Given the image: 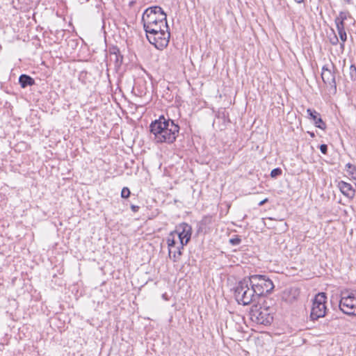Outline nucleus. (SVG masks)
<instances>
[{"label":"nucleus","mask_w":356,"mask_h":356,"mask_svg":"<svg viewBox=\"0 0 356 356\" xmlns=\"http://www.w3.org/2000/svg\"><path fill=\"white\" fill-rule=\"evenodd\" d=\"M150 138L156 144L171 145L179 135L180 127L175 120L163 115L153 120L149 124Z\"/></svg>","instance_id":"obj_1"},{"label":"nucleus","mask_w":356,"mask_h":356,"mask_svg":"<svg viewBox=\"0 0 356 356\" xmlns=\"http://www.w3.org/2000/svg\"><path fill=\"white\" fill-rule=\"evenodd\" d=\"M247 277L238 282L234 288V298L238 304L249 305L251 303L259 302V297L255 289L250 286Z\"/></svg>","instance_id":"obj_2"},{"label":"nucleus","mask_w":356,"mask_h":356,"mask_svg":"<svg viewBox=\"0 0 356 356\" xmlns=\"http://www.w3.org/2000/svg\"><path fill=\"white\" fill-rule=\"evenodd\" d=\"M247 279L250 286L255 289V293L259 298L271 293L274 289L272 280L264 275H252Z\"/></svg>","instance_id":"obj_3"},{"label":"nucleus","mask_w":356,"mask_h":356,"mask_svg":"<svg viewBox=\"0 0 356 356\" xmlns=\"http://www.w3.org/2000/svg\"><path fill=\"white\" fill-rule=\"evenodd\" d=\"M326 302L327 295L325 293L320 292L315 296L309 316L311 321H314L325 316L327 312Z\"/></svg>","instance_id":"obj_4"},{"label":"nucleus","mask_w":356,"mask_h":356,"mask_svg":"<svg viewBox=\"0 0 356 356\" xmlns=\"http://www.w3.org/2000/svg\"><path fill=\"white\" fill-rule=\"evenodd\" d=\"M167 15L163 10L159 6H154L147 8L142 16V22L143 26L152 25L166 20Z\"/></svg>","instance_id":"obj_5"},{"label":"nucleus","mask_w":356,"mask_h":356,"mask_svg":"<svg viewBox=\"0 0 356 356\" xmlns=\"http://www.w3.org/2000/svg\"><path fill=\"white\" fill-rule=\"evenodd\" d=\"M339 308L346 314L356 316V293L341 291Z\"/></svg>","instance_id":"obj_6"},{"label":"nucleus","mask_w":356,"mask_h":356,"mask_svg":"<svg viewBox=\"0 0 356 356\" xmlns=\"http://www.w3.org/2000/svg\"><path fill=\"white\" fill-rule=\"evenodd\" d=\"M146 36L152 44L154 45L156 49L162 50L168 45L170 33L169 29H164L154 33L147 34Z\"/></svg>","instance_id":"obj_7"},{"label":"nucleus","mask_w":356,"mask_h":356,"mask_svg":"<svg viewBox=\"0 0 356 356\" xmlns=\"http://www.w3.org/2000/svg\"><path fill=\"white\" fill-rule=\"evenodd\" d=\"M192 231V227L190 225L186 222H181L175 227L173 233L178 236L179 243L182 245H186L191 239Z\"/></svg>","instance_id":"obj_8"},{"label":"nucleus","mask_w":356,"mask_h":356,"mask_svg":"<svg viewBox=\"0 0 356 356\" xmlns=\"http://www.w3.org/2000/svg\"><path fill=\"white\" fill-rule=\"evenodd\" d=\"M255 306V309H252L250 311L251 318L258 324L268 325L273 321V316L268 312L267 309H257Z\"/></svg>","instance_id":"obj_9"},{"label":"nucleus","mask_w":356,"mask_h":356,"mask_svg":"<svg viewBox=\"0 0 356 356\" xmlns=\"http://www.w3.org/2000/svg\"><path fill=\"white\" fill-rule=\"evenodd\" d=\"M332 70L329 68L327 65H324L322 67L321 78L325 84H328L335 91L337 90V83L335 79V73L334 70H336L335 66L332 64Z\"/></svg>","instance_id":"obj_10"},{"label":"nucleus","mask_w":356,"mask_h":356,"mask_svg":"<svg viewBox=\"0 0 356 356\" xmlns=\"http://www.w3.org/2000/svg\"><path fill=\"white\" fill-rule=\"evenodd\" d=\"M307 113L308 115V118L314 122L316 127L322 130H325L326 129L325 122H324L322 120L321 114L316 110L312 108H307Z\"/></svg>","instance_id":"obj_11"},{"label":"nucleus","mask_w":356,"mask_h":356,"mask_svg":"<svg viewBox=\"0 0 356 356\" xmlns=\"http://www.w3.org/2000/svg\"><path fill=\"white\" fill-rule=\"evenodd\" d=\"M337 186L344 196L350 200L353 199L355 194V190L350 184L344 181H339Z\"/></svg>","instance_id":"obj_12"},{"label":"nucleus","mask_w":356,"mask_h":356,"mask_svg":"<svg viewBox=\"0 0 356 356\" xmlns=\"http://www.w3.org/2000/svg\"><path fill=\"white\" fill-rule=\"evenodd\" d=\"M143 28L146 33V35L147 34H152V33H156L157 31H161L164 29H169V27H168V25L167 23V19L161 22V23L159 22L157 24L156 23L154 24H152V25H147V26H143Z\"/></svg>","instance_id":"obj_13"},{"label":"nucleus","mask_w":356,"mask_h":356,"mask_svg":"<svg viewBox=\"0 0 356 356\" xmlns=\"http://www.w3.org/2000/svg\"><path fill=\"white\" fill-rule=\"evenodd\" d=\"M19 83L22 88H26L28 86H32L35 84V81L31 76L22 74L19 77Z\"/></svg>","instance_id":"obj_14"},{"label":"nucleus","mask_w":356,"mask_h":356,"mask_svg":"<svg viewBox=\"0 0 356 356\" xmlns=\"http://www.w3.org/2000/svg\"><path fill=\"white\" fill-rule=\"evenodd\" d=\"M175 236L176 234L173 233V231L170 232L167 238H166V242L168 244V247L169 249V257H171V254L172 253V248L175 246L176 241H175Z\"/></svg>","instance_id":"obj_15"},{"label":"nucleus","mask_w":356,"mask_h":356,"mask_svg":"<svg viewBox=\"0 0 356 356\" xmlns=\"http://www.w3.org/2000/svg\"><path fill=\"white\" fill-rule=\"evenodd\" d=\"M213 217L211 216H205L202 218L201 221L200 222V227L198 232L202 230V229L206 228V227L212 224Z\"/></svg>","instance_id":"obj_16"},{"label":"nucleus","mask_w":356,"mask_h":356,"mask_svg":"<svg viewBox=\"0 0 356 356\" xmlns=\"http://www.w3.org/2000/svg\"><path fill=\"white\" fill-rule=\"evenodd\" d=\"M110 61H113L114 63V65L115 68H119L123 62V56L120 54V51L113 56L112 58H110Z\"/></svg>","instance_id":"obj_17"},{"label":"nucleus","mask_w":356,"mask_h":356,"mask_svg":"<svg viewBox=\"0 0 356 356\" xmlns=\"http://www.w3.org/2000/svg\"><path fill=\"white\" fill-rule=\"evenodd\" d=\"M347 172L353 179L356 180V166L348 163L346 165Z\"/></svg>","instance_id":"obj_18"},{"label":"nucleus","mask_w":356,"mask_h":356,"mask_svg":"<svg viewBox=\"0 0 356 356\" xmlns=\"http://www.w3.org/2000/svg\"><path fill=\"white\" fill-rule=\"evenodd\" d=\"M185 245H182L181 243L177 248V254H173V255H171V259H172L173 262H177L179 260L180 257L182 255V250L184 249Z\"/></svg>","instance_id":"obj_19"},{"label":"nucleus","mask_w":356,"mask_h":356,"mask_svg":"<svg viewBox=\"0 0 356 356\" xmlns=\"http://www.w3.org/2000/svg\"><path fill=\"white\" fill-rule=\"evenodd\" d=\"M349 76L352 81H355L356 80V65L355 64H351L350 66Z\"/></svg>","instance_id":"obj_20"},{"label":"nucleus","mask_w":356,"mask_h":356,"mask_svg":"<svg viewBox=\"0 0 356 356\" xmlns=\"http://www.w3.org/2000/svg\"><path fill=\"white\" fill-rule=\"evenodd\" d=\"M229 242L232 245H238L241 242V238L238 235H234V237L229 239Z\"/></svg>","instance_id":"obj_21"},{"label":"nucleus","mask_w":356,"mask_h":356,"mask_svg":"<svg viewBox=\"0 0 356 356\" xmlns=\"http://www.w3.org/2000/svg\"><path fill=\"white\" fill-rule=\"evenodd\" d=\"M282 174V170L280 168H276L271 170L270 177L272 178H277Z\"/></svg>","instance_id":"obj_22"},{"label":"nucleus","mask_w":356,"mask_h":356,"mask_svg":"<svg viewBox=\"0 0 356 356\" xmlns=\"http://www.w3.org/2000/svg\"><path fill=\"white\" fill-rule=\"evenodd\" d=\"M109 58H112L113 55L117 54L120 52V49L117 46H111L108 49Z\"/></svg>","instance_id":"obj_23"},{"label":"nucleus","mask_w":356,"mask_h":356,"mask_svg":"<svg viewBox=\"0 0 356 356\" xmlns=\"http://www.w3.org/2000/svg\"><path fill=\"white\" fill-rule=\"evenodd\" d=\"M131 195V191L128 187H124L121 191V197L127 199Z\"/></svg>","instance_id":"obj_24"},{"label":"nucleus","mask_w":356,"mask_h":356,"mask_svg":"<svg viewBox=\"0 0 356 356\" xmlns=\"http://www.w3.org/2000/svg\"><path fill=\"white\" fill-rule=\"evenodd\" d=\"M347 19V13L341 11L339 15L335 18V21L345 22Z\"/></svg>","instance_id":"obj_25"},{"label":"nucleus","mask_w":356,"mask_h":356,"mask_svg":"<svg viewBox=\"0 0 356 356\" xmlns=\"http://www.w3.org/2000/svg\"><path fill=\"white\" fill-rule=\"evenodd\" d=\"M339 36L341 42H345L347 40V34L345 30L337 31Z\"/></svg>","instance_id":"obj_26"},{"label":"nucleus","mask_w":356,"mask_h":356,"mask_svg":"<svg viewBox=\"0 0 356 356\" xmlns=\"http://www.w3.org/2000/svg\"><path fill=\"white\" fill-rule=\"evenodd\" d=\"M335 24L337 27V30H345V22L341 21H335Z\"/></svg>","instance_id":"obj_27"},{"label":"nucleus","mask_w":356,"mask_h":356,"mask_svg":"<svg viewBox=\"0 0 356 356\" xmlns=\"http://www.w3.org/2000/svg\"><path fill=\"white\" fill-rule=\"evenodd\" d=\"M319 149H320V151L321 152L322 154H327L328 147H327V145L326 144H321L319 146Z\"/></svg>","instance_id":"obj_28"},{"label":"nucleus","mask_w":356,"mask_h":356,"mask_svg":"<svg viewBox=\"0 0 356 356\" xmlns=\"http://www.w3.org/2000/svg\"><path fill=\"white\" fill-rule=\"evenodd\" d=\"M330 42L332 45H337L339 43V38L336 34L334 33V36L330 38Z\"/></svg>","instance_id":"obj_29"},{"label":"nucleus","mask_w":356,"mask_h":356,"mask_svg":"<svg viewBox=\"0 0 356 356\" xmlns=\"http://www.w3.org/2000/svg\"><path fill=\"white\" fill-rule=\"evenodd\" d=\"M139 209H140L139 206H136V205H134V204H131V209L134 213L137 212L139 210Z\"/></svg>","instance_id":"obj_30"},{"label":"nucleus","mask_w":356,"mask_h":356,"mask_svg":"<svg viewBox=\"0 0 356 356\" xmlns=\"http://www.w3.org/2000/svg\"><path fill=\"white\" fill-rule=\"evenodd\" d=\"M268 201V198H265L259 203V206H262Z\"/></svg>","instance_id":"obj_31"},{"label":"nucleus","mask_w":356,"mask_h":356,"mask_svg":"<svg viewBox=\"0 0 356 356\" xmlns=\"http://www.w3.org/2000/svg\"><path fill=\"white\" fill-rule=\"evenodd\" d=\"M340 48L342 50V51L344 50V42H341L340 44Z\"/></svg>","instance_id":"obj_32"},{"label":"nucleus","mask_w":356,"mask_h":356,"mask_svg":"<svg viewBox=\"0 0 356 356\" xmlns=\"http://www.w3.org/2000/svg\"><path fill=\"white\" fill-rule=\"evenodd\" d=\"M308 134L310 135V136H311L312 138L315 137V134H314V132H309H309H308Z\"/></svg>","instance_id":"obj_33"},{"label":"nucleus","mask_w":356,"mask_h":356,"mask_svg":"<svg viewBox=\"0 0 356 356\" xmlns=\"http://www.w3.org/2000/svg\"><path fill=\"white\" fill-rule=\"evenodd\" d=\"M298 3H301L304 1V0H294Z\"/></svg>","instance_id":"obj_34"},{"label":"nucleus","mask_w":356,"mask_h":356,"mask_svg":"<svg viewBox=\"0 0 356 356\" xmlns=\"http://www.w3.org/2000/svg\"><path fill=\"white\" fill-rule=\"evenodd\" d=\"M345 1H346L348 3H351V0H344Z\"/></svg>","instance_id":"obj_35"},{"label":"nucleus","mask_w":356,"mask_h":356,"mask_svg":"<svg viewBox=\"0 0 356 356\" xmlns=\"http://www.w3.org/2000/svg\"><path fill=\"white\" fill-rule=\"evenodd\" d=\"M172 254H177V250H175V251H174V252H172Z\"/></svg>","instance_id":"obj_36"},{"label":"nucleus","mask_w":356,"mask_h":356,"mask_svg":"<svg viewBox=\"0 0 356 356\" xmlns=\"http://www.w3.org/2000/svg\"><path fill=\"white\" fill-rule=\"evenodd\" d=\"M355 108L356 109V104L354 106Z\"/></svg>","instance_id":"obj_37"}]
</instances>
